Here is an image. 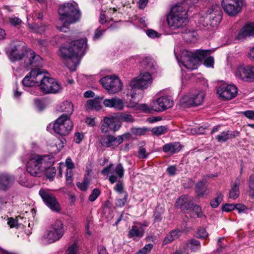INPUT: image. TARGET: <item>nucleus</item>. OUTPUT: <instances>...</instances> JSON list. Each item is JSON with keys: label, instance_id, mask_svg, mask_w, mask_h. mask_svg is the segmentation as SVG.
Wrapping results in <instances>:
<instances>
[{"label": "nucleus", "instance_id": "f257e3e1", "mask_svg": "<svg viewBox=\"0 0 254 254\" xmlns=\"http://www.w3.org/2000/svg\"><path fill=\"white\" fill-rule=\"evenodd\" d=\"M24 86H33L38 84L41 91L45 94L56 93L61 89L60 84L53 78L46 75L45 70L36 68L32 70L22 80Z\"/></svg>", "mask_w": 254, "mask_h": 254}, {"label": "nucleus", "instance_id": "f03ea898", "mask_svg": "<svg viewBox=\"0 0 254 254\" xmlns=\"http://www.w3.org/2000/svg\"><path fill=\"white\" fill-rule=\"evenodd\" d=\"M87 48V39L71 41L68 46L60 49L61 56L64 64L71 71H75L79 64V57L84 54Z\"/></svg>", "mask_w": 254, "mask_h": 254}, {"label": "nucleus", "instance_id": "7ed1b4c3", "mask_svg": "<svg viewBox=\"0 0 254 254\" xmlns=\"http://www.w3.org/2000/svg\"><path fill=\"white\" fill-rule=\"evenodd\" d=\"M58 12L59 18L56 26L58 29L64 32L66 31L69 25L78 21L81 17L78 4L74 1L61 4Z\"/></svg>", "mask_w": 254, "mask_h": 254}, {"label": "nucleus", "instance_id": "20e7f679", "mask_svg": "<svg viewBox=\"0 0 254 254\" xmlns=\"http://www.w3.org/2000/svg\"><path fill=\"white\" fill-rule=\"evenodd\" d=\"M209 50H197L194 53H192L186 50H183L181 52L180 60L177 57L178 61L181 62L184 66L188 69H194L197 68L198 62L203 58L210 53Z\"/></svg>", "mask_w": 254, "mask_h": 254}, {"label": "nucleus", "instance_id": "39448f33", "mask_svg": "<svg viewBox=\"0 0 254 254\" xmlns=\"http://www.w3.org/2000/svg\"><path fill=\"white\" fill-rule=\"evenodd\" d=\"M19 61L21 66L26 68L40 67L43 64L42 58L31 50L25 51Z\"/></svg>", "mask_w": 254, "mask_h": 254}, {"label": "nucleus", "instance_id": "423d86ee", "mask_svg": "<svg viewBox=\"0 0 254 254\" xmlns=\"http://www.w3.org/2000/svg\"><path fill=\"white\" fill-rule=\"evenodd\" d=\"M64 234L63 222L60 220H56L51 225V230L45 232L44 238L48 243H51L59 240Z\"/></svg>", "mask_w": 254, "mask_h": 254}, {"label": "nucleus", "instance_id": "0eeeda50", "mask_svg": "<svg viewBox=\"0 0 254 254\" xmlns=\"http://www.w3.org/2000/svg\"><path fill=\"white\" fill-rule=\"evenodd\" d=\"M100 82L110 93H116L122 89L121 81L117 76L114 75L104 77L100 79Z\"/></svg>", "mask_w": 254, "mask_h": 254}, {"label": "nucleus", "instance_id": "6e6552de", "mask_svg": "<svg viewBox=\"0 0 254 254\" xmlns=\"http://www.w3.org/2000/svg\"><path fill=\"white\" fill-rule=\"evenodd\" d=\"M39 194L44 203L53 211L59 212L61 207L55 194L51 192L49 190L41 189Z\"/></svg>", "mask_w": 254, "mask_h": 254}, {"label": "nucleus", "instance_id": "1a4fd4ad", "mask_svg": "<svg viewBox=\"0 0 254 254\" xmlns=\"http://www.w3.org/2000/svg\"><path fill=\"white\" fill-rule=\"evenodd\" d=\"M235 76L247 82H254V65H240L238 66Z\"/></svg>", "mask_w": 254, "mask_h": 254}, {"label": "nucleus", "instance_id": "9d476101", "mask_svg": "<svg viewBox=\"0 0 254 254\" xmlns=\"http://www.w3.org/2000/svg\"><path fill=\"white\" fill-rule=\"evenodd\" d=\"M222 6L224 10L230 16L237 15L242 9L243 0H222Z\"/></svg>", "mask_w": 254, "mask_h": 254}, {"label": "nucleus", "instance_id": "9b49d317", "mask_svg": "<svg viewBox=\"0 0 254 254\" xmlns=\"http://www.w3.org/2000/svg\"><path fill=\"white\" fill-rule=\"evenodd\" d=\"M124 169L122 165L118 164L116 167H114L112 164L105 167L102 171L103 175H108L109 173H111L109 180L111 184H114L117 181L118 178H122L124 175Z\"/></svg>", "mask_w": 254, "mask_h": 254}, {"label": "nucleus", "instance_id": "f8f14e48", "mask_svg": "<svg viewBox=\"0 0 254 254\" xmlns=\"http://www.w3.org/2000/svg\"><path fill=\"white\" fill-rule=\"evenodd\" d=\"M174 102L171 97L164 96L157 98L151 103V109L156 112H162L172 107Z\"/></svg>", "mask_w": 254, "mask_h": 254}, {"label": "nucleus", "instance_id": "ddd939ff", "mask_svg": "<svg viewBox=\"0 0 254 254\" xmlns=\"http://www.w3.org/2000/svg\"><path fill=\"white\" fill-rule=\"evenodd\" d=\"M217 94L224 100H231L237 94V88L233 85L222 84L219 86Z\"/></svg>", "mask_w": 254, "mask_h": 254}, {"label": "nucleus", "instance_id": "4468645a", "mask_svg": "<svg viewBox=\"0 0 254 254\" xmlns=\"http://www.w3.org/2000/svg\"><path fill=\"white\" fill-rule=\"evenodd\" d=\"M206 14L210 20V25L212 27L217 26L222 19V12L218 5H213L209 8Z\"/></svg>", "mask_w": 254, "mask_h": 254}, {"label": "nucleus", "instance_id": "2eb2a0df", "mask_svg": "<svg viewBox=\"0 0 254 254\" xmlns=\"http://www.w3.org/2000/svg\"><path fill=\"white\" fill-rule=\"evenodd\" d=\"M205 96L204 92L200 91L197 93L186 96L183 99L184 102L187 106H199L203 103Z\"/></svg>", "mask_w": 254, "mask_h": 254}, {"label": "nucleus", "instance_id": "dca6fc26", "mask_svg": "<svg viewBox=\"0 0 254 254\" xmlns=\"http://www.w3.org/2000/svg\"><path fill=\"white\" fill-rule=\"evenodd\" d=\"M193 199L191 196L184 195L180 196L176 202V206L184 212L190 211L193 206Z\"/></svg>", "mask_w": 254, "mask_h": 254}, {"label": "nucleus", "instance_id": "f3484780", "mask_svg": "<svg viewBox=\"0 0 254 254\" xmlns=\"http://www.w3.org/2000/svg\"><path fill=\"white\" fill-rule=\"evenodd\" d=\"M167 21L169 26L173 29H178L185 26L188 21V17H182L168 15Z\"/></svg>", "mask_w": 254, "mask_h": 254}, {"label": "nucleus", "instance_id": "a211bd4d", "mask_svg": "<svg viewBox=\"0 0 254 254\" xmlns=\"http://www.w3.org/2000/svg\"><path fill=\"white\" fill-rule=\"evenodd\" d=\"M27 50L21 44L11 46L9 52L8 57L12 62L19 61L22 56L24 55L25 51Z\"/></svg>", "mask_w": 254, "mask_h": 254}, {"label": "nucleus", "instance_id": "6ab92c4d", "mask_svg": "<svg viewBox=\"0 0 254 254\" xmlns=\"http://www.w3.org/2000/svg\"><path fill=\"white\" fill-rule=\"evenodd\" d=\"M137 82L136 84L140 89H145L150 86L152 82L151 74L148 72L141 73L138 78H135Z\"/></svg>", "mask_w": 254, "mask_h": 254}, {"label": "nucleus", "instance_id": "aec40b11", "mask_svg": "<svg viewBox=\"0 0 254 254\" xmlns=\"http://www.w3.org/2000/svg\"><path fill=\"white\" fill-rule=\"evenodd\" d=\"M38 160V158L33 156L27 163L26 170L31 176H40L42 173L39 167L38 163H37Z\"/></svg>", "mask_w": 254, "mask_h": 254}, {"label": "nucleus", "instance_id": "412c9836", "mask_svg": "<svg viewBox=\"0 0 254 254\" xmlns=\"http://www.w3.org/2000/svg\"><path fill=\"white\" fill-rule=\"evenodd\" d=\"M59 127L60 126H64V127H72L73 124L70 120V117L68 115L63 114L53 123L49 124L47 127Z\"/></svg>", "mask_w": 254, "mask_h": 254}, {"label": "nucleus", "instance_id": "4be33fe9", "mask_svg": "<svg viewBox=\"0 0 254 254\" xmlns=\"http://www.w3.org/2000/svg\"><path fill=\"white\" fill-rule=\"evenodd\" d=\"M102 144L106 147L117 146L123 141L122 136H118L117 137L113 135H107L101 139Z\"/></svg>", "mask_w": 254, "mask_h": 254}, {"label": "nucleus", "instance_id": "5701e85b", "mask_svg": "<svg viewBox=\"0 0 254 254\" xmlns=\"http://www.w3.org/2000/svg\"><path fill=\"white\" fill-rule=\"evenodd\" d=\"M103 104L106 107L114 108L117 110H122L124 107L123 100L117 97L106 99L104 100Z\"/></svg>", "mask_w": 254, "mask_h": 254}, {"label": "nucleus", "instance_id": "b1692460", "mask_svg": "<svg viewBox=\"0 0 254 254\" xmlns=\"http://www.w3.org/2000/svg\"><path fill=\"white\" fill-rule=\"evenodd\" d=\"M34 157L38 158L37 163L41 172L44 171L46 169L51 167L54 163V159L49 156H39L35 155Z\"/></svg>", "mask_w": 254, "mask_h": 254}, {"label": "nucleus", "instance_id": "393cba45", "mask_svg": "<svg viewBox=\"0 0 254 254\" xmlns=\"http://www.w3.org/2000/svg\"><path fill=\"white\" fill-rule=\"evenodd\" d=\"M141 67L146 72L154 73L157 68L156 62L149 57H146L143 59L140 64Z\"/></svg>", "mask_w": 254, "mask_h": 254}, {"label": "nucleus", "instance_id": "a878e982", "mask_svg": "<svg viewBox=\"0 0 254 254\" xmlns=\"http://www.w3.org/2000/svg\"><path fill=\"white\" fill-rule=\"evenodd\" d=\"M181 148L182 146L178 142L168 143L162 147L163 151L170 155L178 153Z\"/></svg>", "mask_w": 254, "mask_h": 254}, {"label": "nucleus", "instance_id": "bb28decb", "mask_svg": "<svg viewBox=\"0 0 254 254\" xmlns=\"http://www.w3.org/2000/svg\"><path fill=\"white\" fill-rule=\"evenodd\" d=\"M57 110L60 112H64L65 115L70 117L73 111V105L71 102L64 101L58 107Z\"/></svg>", "mask_w": 254, "mask_h": 254}, {"label": "nucleus", "instance_id": "cd10ccee", "mask_svg": "<svg viewBox=\"0 0 254 254\" xmlns=\"http://www.w3.org/2000/svg\"><path fill=\"white\" fill-rule=\"evenodd\" d=\"M12 177L7 174L0 175V190H5L13 183Z\"/></svg>", "mask_w": 254, "mask_h": 254}, {"label": "nucleus", "instance_id": "c85d7f7f", "mask_svg": "<svg viewBox=\"0 0 254 254\" xmlns=\"http://www.w3.org/2000/svg\"><path fill=\"white\" fill-rule=\"evenodd\" d=\"M103 99V96H98L94 100H89L86 104L87 110H99L101 109L100 101Z\"/></svg>", "mask_w": 254, "mask_h": 254}, {"label": "nucleus", "instance_id": "c756f323", "mask_svg": "<svg viewBox=\"0 0 254 254\" xmlns=\"http://www.w3.org/2000/svg\"><path fill=\"white\" fill-rule=\"evenodd\" d=\"M144 231L141 226L133 225L128 232L129 238H141L144 235Z\"/></svg>", "mask_w": 254, "mask_h": 254}, {"label": "nucleus", "instance_id": "7c9ffc66", "mask_svg": "<svg viewBox=\"0 0 254 254\" xmlns=\"http://www.w3.org/2000/svg\"><path fill=\"white\" fill-rule=\"evenodd\" d=\"M187 12L186 8H184L181 4H176L174 6L169 15L178 16L182 17H188Z\"/></svg>", "mask_w": 254, "mask_h": 254}, {"label": "nucleus", "instance_id": "2f4dec72", "mask_svg": "<svg viewBox=\"0 0 254 254\" xmlns=\"http://www.w3.org/2000/svg\"><path fill=\"white\" fill-rule=\"evenodd\" d=\"M239 134V132L238 131H234L232 132V131L228 130L226 132H223L221 133V134L218 135L216 136V139L218 142H225L227 140L232 138V137L238 136Z\"/></svg>", "mask_w": 254, "mask_h": 254}, {"label": "nucleus", "instance_id": "473e14b6", "mask_svg": "<svg viewBox=\"0 0 254 254\" xmlns=\"http://www.w3.org/2000/svg\"><path fill=\"white\" fill-rule=\"evenodd\" d=\"M136 79L131 80L127 87V95L130 96L131 99H134L137 94V91L140 89V87L136 84Z\"/></svg>", "mask_w": 254, "mask_h": 254}, {"label": "nucleus", "instance_id": "72a5a7b5", "mask_svg": "<svg viewBox=\"0 0 254 254\" xmlns=\"http://www.w3.org/2000/svg\"><path fill=\"white\" fill-rule=\"evenodd\" d=\"M240 180L237 178L229 192V197L236 199L239 196Z\"/></svg>", "mask_w": 254, "mask_h": 254}, {"label": "nucleus", "instance_id": "f704fd0d", "mask_svg": "<svg viewBox=\"0 0 254 254\" xmlns=\"http://www.w3.org/2000/svg\"><path fill=\"white\" fill-rule=\"evenodd\" d=\"M250 29L248 25L243 27L235 36V39L239 40H243L248 36H251Z\"/></svg>", "mask_w": 254, "mask_h": 254}, {"label": "nucleus", "instance_id": "c9c22d12", "mask_svg": "<svg viewBox=\"0 0 254 254\" xmlns=\"http://www.w3.org/2000/svg\"><path fill=\"white\" fill-rule=\"evenodd\" d=\"M189 212L191 218L201 217L203 216L201 208L197 205L193 204V206Z\"/></svg>", "mask_w": 254, "mask_h": 254}, {"label": "nucleus", "instance_id": "e433bc0d", "mask_svg": "<svg viewBox=\"0 0 254 254\" xmlns=\"http://www.w3.org/2000/svg\"><path fill=\"white\" fill-rule=\"evenodd\" d=\"M196 32L189 31L183 34V38L187 42H192L196 40Z\"/></svg>", "mask_w": 254, "mask_h": 254}, {"label": "nucleus", "instance_id": "4c0bfd02", "mask_svg": "<svg viewBox=\"0 0 254 254\" xmlns=\"http://www.w3.org/2000/svg\"><path fill=\"white\" fill-rule=\"evenodd\" d=\"M52 133H56L60 135H66L71 131V128H49Z\"/></svg>", "mask_w": 254, "mask_h": 254}, {"label": "nucleus", "instance_id": "58836bf2", "mask_svg": "<svg viewBox=\"0 0 254 254\" xmlns=\"http://www.w3.org/2000/svg\"><path fill=\"white\" fill-rule=\"evenodd\" d=\"M117 119L115 117H105L104 119V124L102 127H117L115 124Z\"/></svg>", "mask_w": 254, "mask_h": 254}, {"label": "nucleus", "instance_id": "ea45409f", "mask_svg": "<svg viewBox=\"0 0 254 254\" xmlns=\"http://www.w3.org/2000/svg\"><path fill=\"white\" fill-rule=\"evenodd\" d=\"M205 128H187L185 131L189 134H201L204 133Z\"/></svg>", "mask_w": 254, "mask_h": 254}, {"label": "nucleus", "instance_id": "a19ab883", "mask_svg": "<svg viewBox=\"0 0 254 254\" xmlns=\"http://www.w3.org/2000/svg\"><path fill=\"white\" fill-rule=\"evenodd\" d=\"M207 189L203 187L202 182L198 183L196 186L195 192L199 196H202L206 194Z\"/></svg>", "mask_w": 254, "mask_h": 254}, {"label": "nucleus", "instance_id": "79ce46f5", "mask_svg": "<svg viewBox=\"0 0 254 254\" xmlns=\"http://www.w3.org/2000/svg\"><path fill=\"white\" fill-rule=\"evenodd\" d=\"M45 171H46V177L50 180H53L56 173L55 168L50 167L45 170Z\"/></svg>", "mask_w": 254, "mask_h": 254}, {"label": "nucleus", "instance_id": "37998d69", "mask_svg": "<svg viewBox=\"0 0 254 254\" xmlns=\"http://www.w3.org/2000/svg\"><path fill=\"white\" fill-rule=\"evenodd\" d=\"M28 27L35 32H39L40 31H43L45 27L42 24L34 23L33 24H28Z\"/></svg>", "mask_w": 254, "mask_h": 254}, {"label": "nucleus", "instance_id": "c03bdc74", "mask_svg": "<svg viewBox=\"0 0 254 254\" xmlns=\"http://www.w3.org/2000/svg\"><path fill=\"white\" fill-rule=\"evenodd\" d=\"M120 119L122 122L126 123H132L134 121L132 116L127 113H122L120 115Z\"/></svg>", "mask_w": 254, "mask_h": 254}, {"label": "nucleus", "instance_id": "a18cd8bd", "mask_svg": "<svg viewBox=\"0 0 254 254\" xmlns=\"http://www.w3.org/2000/svg\"><path fill=\"white\" fill-rule=\"evenodd\" d=\"M223 200V195L220 193L217 197L212 200L210 202L211 206L213 208L217 207Z\"/></svg>", "mask_w": 254, "mask_h": 254}, {"label": "nucleus", "instance_id": "49530a36", "mask_svg": "<svg viewBox=\"0 0 254 254\" xmlns=\"http://www.w3.org/2000/svg\"><path fill=\"white\" fill-rule=\"evenodd\" d=\"M89 184V180L87 178H85V179H84L83 182H82V183L78 182L76 184V185H77V187L80 190H81L84 191L87 190V189L88 187Z\"/></svg>", "mask_w": 254, "mask_h": 254}, {"label": "nucleus", "instance_id": "de8ad7c7", "mask_svg": "<svg viewBox=\"0 0 254 254\" xmlns=\"http://www.w3.org/2000/svg\"><path fill=\"white\" fill-rule=\"evenodd\" d=\"M100 194V191L98 189H94L89 196V200L93 202L95 201Z\"/></svg>", "mask_w": 254, "mask_h": 254}, {"label": "nucleus", "instance_id": "09e8293b", "mask_svg": "<svg viewBox=\"0 0 254 254\" xmlns=\"http://www.w3.org/2000/svg\"><path fill=\"white\" fill-rule=\"evenodd\" d=\"M9 21L11 25L14 26L19 25L22 23V20L18 17L12 16L9 18Z\"/></svg>", "mask_w": 254, "mask_h": 254}, {"label": "nucleus", "instance_id": "8fccbe9b", "mask_svg": "<svg viewBox=\"0 0 254 254\" xmlns=\"http://www.w3.org/2000/svg\"><path fill=\"white\" fill-rule=\"evenodd\" d=\"M127 194L126 193L124 197L123 198H118L116 200V205L118 207L124 206L127 201Z\"/></svg>", "mask_w": 254, "mask_h": 254}, {"label": "nucleus", "instance_id": "3c124183", "mask_svg": "<svg viewBox=\"0 0 254 254\" xmlns=\"http://www.w3.org/2000/svg\"><path fill=\"white\" fill-rule=\"evenodd\" d=\"M197 235L198 238L202 239H206L208 236V233L203 228H201L198 229Z\"/></svg>", "mask_w": 254, "mask_h": 254}, {"label": "nucleus", "instance_id": "603ef678", "mask_svg": "<svg viewBox=\"0 0 254 254\" xmlns=\"http://www.w3.org/2000/svg\"><path fill=\"white\" fill-rule=\"evenodd\" d=\"M78 250V247L75 244H73L66 250V254H76Z\"/></svg>", "mask_w": 254, "mask_h": 254}, {"label": "nucleus", "instance_id": "864d4df0", "mask_svg": "<svg viewBox=\"0 0 254 254\" xmlns=\"http://www.w3.org/2000/svg\"><path fill=\"white\" fill-rule=\"evenodd\" d=\"M153 248V245L151 244H148L146 245L143 248L140 249L138 254H147Z\"/></svg>", "mask_w": 254, "mask_h": 254}, {"label": "nucleus", "instance_id": "5fc2aeb1", "mask_svg": "<svg viewBox=\"0 0 254 254\" xmlns=\"http://www.w3.org/2000/svg\"><path fill=\"white\" fill-rule=\"evenodd\" d=\"M151 131L153 135L158 136L164 134L166 131V128H152Z\"/></svg>", "mask_w": 254, "mask_h": 254}, {"label": "nucleus", "instance_id": "6e6d98bb", "mask_svg": "<svg viewBox=\"0 0 254 254\" xmlns=\"http://www.w3.org/2000/svg\"><path fill=\"white\" fill-rule=\"evenodd\" d=\"M214 58L211 56L205 58L204 61V64L208 67H212L214 65Z\"/></svg>", "mask_w": 254, "mask_h": 254}, {"label": "nucleus", "instance_id": "4d7b16f0", "mask_svg": "<svg viewBox=\"0 0 254 254\" xmlns=\"http://www.w3.org/2000/svg\"><path fill=\"white\" fill-rule=\"evenodd\" d=\"M105 32L104 29H101L100 27H99L95 31V34L93 37L94 40H97L99 39L101 36L103 34V33Z\"/></svg>", "mask_w": 254, "mask_h": 254}, {"label": "nucleus", "instance_id": "13d9d810", "mask_svg": "<svg viewBox=\"0 0 254 254\" xmlns=\"http://www.w3.org/2000/svg\"><path fill=\"white\" fill-rule=\"evenodd\" d=\"M84 133L83 132H77L75 133L74 141L76 143H80L84 137Z\"/></svg>", "mask_w": 254, "mask_h": 254}, {"label": "nucleus", "instance_id": "bf43d9fd", "mask_svg": "<svg viewBox=\"0 0 254 254\" xmlns=\"http://www.w3.org/2000/svg\"><path fill=\"white\" fill-rule=\"evenodd\" d=\"M181 231L179 230H174L171 231L168 234L173 239V241L179 238L181 234Z\"/></svg>", "mask_w": 254, "mask_h": 254}, {"label": "nucleus", "instance_id": "052dcab7", "mask_svg": "<svg viewBox=\"0 0 254 254\" xmlns=\"http://www.w3.org/2000/svg\"><path fill=\"white\" fill-rule=\"evenodd\" d=\"M146 34L149 37L151 38H154L159 36V34L153 29H148L146 32Z\"/></svg>", "mask_w": 254, "mask_h": 254}, {"label": "nucleus", "instance_id": "680f3d73", "mask_svg": "<svg viewBox=\"0 0 254 254\" xmlns=\"http://www.w3.org/2000/svg\"><path fill=\"white\" fill-rule=\"evenodd\" d=\"M72 172L71 170L66 171V183L68 185H71L72 183Z\"/></svg>", "mask_w": 254, "mask_h": 254}, {"label": "nucleus", "instance_id": "e2e57ef3", "mask_svg": "<svg viewBox=\"0 0 254 254\" xmlns=\"http://www.w3.org/2000/svg\"><path fill=\"white\" fill-rule=\"evenodd\" d=\"M242 114L247 118L254 120V111L248 110L243 112Z\"/></svg>", "mask_w": 254, "mask_h": 254}, {"label": "nucleus", "instance_id": "0e129e2a", "mask_svg": "<svg viewBox=\"0 0 254 254\" xmlns=\"http://www.w3.org/2000/svg\"><path fill=\"white\" fill-rule=\"evenodd\" d=\"M138 157L140 158H145L147 157L148 154L146 153V149L143 147H140L138 151Z\"/></svg>", "mask_w": 254, "mask_h": 254}, {"label": "nucleus", "instance_id": "69168bd1", "mask_svg": "<svg viewBox=\"0 0 254 254\" xmlns=\"http://www.w3.org/2000/svg\"><path fill=\"white\" fill-rule=\"evenodd\" d=\"M248 185L250 190L254 191V174L250 175L248 181Z\"/></svg>", "mask_w": 254, "mask_h": 254}, {"label": "nucleus", "instance_id": "338daca9", "mask_svg": "<svg viewBox=\"0 0 254 254\" xmlns=\"http://www.w3.org/2000/svg\"><path fill=\"white\" fill-rule=\"evenodd\" d=\"M7 224L10 228L16 227L18 226V221L16 219H14L12 218L8 219Z\"/></svg>", "mask_w": 254, "mask_h": 254}, {"label": "nucleus", "instance_id": "774afa93", "mask_svg": "<svg viewBox=\"0 0 254 254\" xmlns=\"http://www.w3.org/2000/svg\"><path fill=\"white\" fill-rule=\"evenodd\" d=\"M124 185L122 182H119L115 186V190L118 192L121 193L123 191Z\"/></svg>", "mask_w": 254, "mask_h": 254}]
</instances>
